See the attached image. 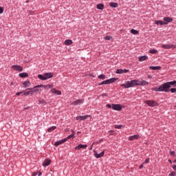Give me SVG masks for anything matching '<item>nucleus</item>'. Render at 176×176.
Wrapping results in <instances>:
<instances>
[{
	"label": "nucleus",
	"mask_w": 176,
	"mask_h": 176,
	"mask_svg": "<svg viewBox=\"0 0 176 176\" xmlns=\"http://www.w3.org/2000/svg\"><path fill=\"white\" fill-rule=\"evenodd\" d=\"M20 78H28V74L27 73L19 74Z\"/></svg>",
	"instance_id": "c85d7f7f"
},
{
	"label": "nucleus",
	"mask_w": 176,
	"mask_h": 176,
	"mask_svg": "<svg viewBox=\"0 0 176 176\" xmlns=\"http://www.w3.org/2000/svg\"><path fill=\"white\" fill-rule=\"evenodd\" d=\"M34 94V91H28L23 94V96H32Z\"/></svg>",
	"instance_id": "b1692460"
},
{
	"label": "nucleus",
	"mask_w": 176,
	"mask_h": 176,
	"mask_svg": "<svg viewBox=\"0 0 176 176\" xmlns=\"http://www.w3.org/2000/svg\"><path fill=\"white\" fill-rule=\"evenodd\" d=\"M127 72H129V69H123V74H127Z\"/></svg>",
	"instance_id": "37998d69"
},
{
	"label": "nucleus",
	"mask_w": 176,
	"mask_h": 176,
	"mask_svg": "<svg viewBox=\"0 0 176 176\" xmlns=\"http://www.w3.org/2000/svg\"><path fill=\"white\" fill-rule=\"evenodd\" d=\"M120 86L122 87H124V89H129V87H133L131 85V81H127L126 84H122Z\"/></svg>",
	"instance_id": "f8f14e48"
},
{
	"label": "nucleus",
	"mask_w": 176,
	"mask_h": 176,
	"mask_svg": "<svg viewBox=\"0 0 176 176\" xmlns=\"http://www.w3.org/2000/svg\"><path fill=\"white\" fill-rule=\"evenodd\" d=\"M41 87H43V89H44V90H47V89H53V85H38L34 87V89H39Z\"/></svg>",
	"instance_id": "20e7f679"
},
{
	"label": "nucleus",
	"mask_w": 176,
	"mask_h": 176,
	"mask_svg": "<svg viewBox=\"0 0 176 176\" xmlns=\"http://www.w3.org/2000/svg\"><path fill=\"white\" fill-rule=\"evenodd\" d=\"M164 23H166V24H168V23H171L173 21V18L171 17H164Z\"/></svg>",
	"instance_id": "aec40b11"
},
{
	"label": "nucleus",
	"mask_w": 176,
	"mask_h": 176,
	"mask_svg": "<svg viewBox=\"0 0 176 176\" xmlns=\"http://www.w3.org/2000/svg\"><path fill=\"white\" fill-rule=\"evenodd\" d=\"M51 93H52L53 94H57V96H61V91H58L56 89V88H52L51 89Z\"/></svg>",
	"instance_id": "4468645a"
},
{
	"label": "nucleus",
	"mask_w": 176,
	"mask_h": 176,
	"mask_svg": "<svg viewBox=\"0 0 176 176\" xmlns=\"http://www.w3.org/2000/svg\"><path fill=\"white\" fill-rule=\"evenodd\" d=\"M23 87H30L31 86V82L30 81H25L22 83Z\"/></svg>",
	"instance_id": "412c9836"
},
{
	"label": "nucleus",
	"mask_w": 176,
	"mask_h": 176,
	"mask_svg": "<svg viewBox=\"0 0 176 176\" xmlns=\"http://www.w3.org/2000/svg\"><path fill=\"white\" fill-rule=\"evenodd\" d=\"M89 118H90V116L87 115V116H77L76 118V120H86V119H89Z\"/></svg>",
	"instance_id": "9d476101"
},
{
	"label": "nucleus",
	"mask_w": 176,
	"mask_h": 176,
	"mask_svg": "<svg viewBox=\"0 0 176 176\" xmlns=\"http://www.w3.org/2000/svg\"><path fill=\"white\" fill-rule=\"evenodd\" d=\"M105 41H111V39H112V37H111V36H106L104 37Z\"/></svg>",
	"instance_id": "c9c22d12"
},
{
	"label": "nucleus",
	"mask_w": 176,
	"mask_h": 176,
	"mask_svg": "<svg viewBox=\"0 0 176 176\" xmlns=\"http://www.w3.org/2000/svg\"><path fill=\"white\" fill-rule=\"evenodd\" d=\"M86 148H87V144H79L75 147V149L79 151L80 149H86Z\"/></svg>",
	"instance_id": "ddd939ff"
},
{
	"label": "nucleus",
	"mask_w": 176,
	"mask_h": 176,
	"mask_svg": "<svg viewBox=\"0 0 176 176\" xmlns=\"http://www.w3.org/2000/svg\"><path fill=\"white\" fill-rule=\"evenodd\" d=\"M175 107H176V105H175Z\"/></svg>",
	"instance_id": "bf43d9fd"
},
{
	"label": "nucleus",
	"mask_w": 176,
	"mask_h": 176,
	"mask_svg": "<svg viewBox=\"0 0 176 176\" xmlns=\"http://www.w3.org/2000/svg\"><path fill=\"white\" fill-rule=\"evenodd\" d=\"M37 174H38V176L42 175V173H41V172L37 173Z\"/></svg>",
	"instance_id": "864d4df0"
},
{
	"label": "nucleus",
	"mask_w": 176,
	"mask_h": 176,
	"mask_svg": "<svg viewBox=\"0 0 176 176\" xmlns=\"http://www.w3.org/2000/svg\"><path fill=\"white\" fill-rule=\"evenodd\" d=\"M114 127L115 129H123V125H115Z\"/></svg>",
	"instance_id": "72a5a7b5"
},
{
	"label": "nucleus",
	"mask_w": 176,
	"mask_h": 176,
	"mask_svg": "<svg viewBox=\"0 0 176 176\" xmlns=\"http://www.w3.org/2000/svg\"><path fill=\"white\" fill-rule=\"evenodd\" d=\"M140 138V135H134L132 136H130L129 138V141H134V140H138Z\"/></svg>",
	"instance_id": "2eb2a0df"
},
{
	"label": "nucleus",
	"mask_w": 176,
	"mask_h": 176,
	"mask_svg": "<svg viewBox=\"0 0 176 176\" xmlns=\"http://www.w3.org/2000/svg\"><path fill=\"white\" fill-rule=\"evenodd\" d=\"M97 9H98L99 10H102V9H104V4L102 3L98 4Z\"/></svg>",
	"instance_id": "a878e982"
},
{
	"label": "nucleus",
	"mask_w": 176,
	"mask_h": 176,
	"mask_svg": "<svg viewBox=\"0 0 176 176\" xmlns=\"http://www.w3.org/2000/svg\"><path fill=\"white\" fill-rule=\"evenodd\" d=\"M131 34H133V35H137V34H138V31H137V30H135L134 29H132L131 30Z\"/></svg>",
	"instance_id": "7c9ffc66"
},
{
	"label": "nucleus",
	"mask_w": 176,
	"mask_h": 176,
	"mask_svg": "<svg viewBox=\"0 0 176 176\" xmlns=\"http://www.w3.org/2000/svg\"><path fill=\"white\" fill-rule=\"evenodd\" d=\"M109 6L111 8H118V5L117 3L111 2L109 3Z\"/></svg>",
	"instance_id": "cd10ccee"
},
{
	"label": "nucleus",
	"mask_w": 176,
	"mask_h": 176,
	"mask_svg": "<svg viewBox=\"0 0 176 176\" xmlns=\"http://www.w3.org/2000/svg\"><path fill=\"white\" fill-rule=\"evenodd\" d=\"M112 109H113V111H122V105H120V104H113Z\"/></svg>",
	"instance_id": "6e6552de"
},
{
	"label": "nucleus",
	"mask_w": 176,
	"mask_h": 176,
	"mask_svg": "<svg viewBox=\"0 0 176 176\" xmlns=\"http://www.w3.org/2000/svg\"><path fill=\"white\" fill-rule=\"evenodd\" d=\"M35 89L33 90L34 93H38V91H39V89L34 88Z\"/></svg>",
	"instance_id": "a18cd8bd"
},
{
	"label": "nucleus",
	"mask_w": 176,
	"mask_h": 176,
	"mask_svg": "<svg viewBox=\"0 0 176 176\" xmlns=\"http://www.w3.org/2000/svg\"><path fill=\"white\" fill-rule=\"evenodd\" d=\"M107 108H112V105L111 104H107Z\"/></svg>",
	"instance_id": "8fccbe9b"
},
{
	"label": "nucleus",
	"mask_w": 176,
	"mask_h": 176,
	"mask_svg": "<svg viewBox=\"0 0 176 176\" xmlns=\"http://www.w3.org/2000/svg\"><path fill=\"white\" fill-rule=\"evenodd\" d=\"M173 170H175L176 171V165H173Z\"/></svg>",
	"instance_id": "603ef678"
},
{
	"label": "nucleus",
	"mask_w": 176,
	"mask_h": 176,
	"mask_svg": "<svg viewBox=\"0 0 176 176\" xmlns=\"http://www.w3.org/2000/svg\"><path fill=\"white\" fill-rule=\"evenodd\" d=\"M93 145H94V143H93V144L91 145V147L89 148V151H93Z\"/></svg>",
	"instance_id": "49530a36"
},
{
	"label": "nucleus",
	"mask_w": 176,
	"mask_h": 176,
	"mask_svg": "<svg viewBox=\"0 0 176 176\" xmlns=\"http://www.w3.org/2000/svg\"><path fill=\"white\" fill-rule=\"evenodd\" d=\"M174 163H176V160H174Z\"/></svg>",
	"instance_id": "13d9d810"
},
{
	"label": "nucleus",
	"mask_w": 176,
	"mask_h": 176,
	"mask_svg": "<svg viewBox=\"0 0 176 176\" xmlns=\"http://www.w3.org/2000/svg\"><path fill=\"white\" fill-rule=\"evenodd\" d=\"M36 175H38V173H32V176H36Z\"/></svg>",
	"instance_id": "09e8293b"
},
{
	"label": "nucleus",
	"mask_w": 176,
	"mask_h": 176,
	"mask_svg": "<svg viewBox=\"0 0 176 176\" xmlns=\"http://www.w3.org/2000/svg\"><path fill=\"white\" fill-rule=\"evenodd\" d=\"M118 79V78H112L102 82L99 85L101 86V85H110V83H114V82H116Z\"/></svg>",
	"instance_id": "7ed1b4c3"
},
{
	"label": "nucleus",
	"mask_w": 176,
	"mask_h": 176,
	"mask_svg": "<svg viewBox=\"0 0 176 176\" xmlns=\"http://www.w3.org/2000/svg\"><path fill=\"white\" fill-rule=\"evenodd\" d=\"M38 104H46V102L45 100H38Z\"/></svg>",
	"instance_id": "4c0bfd02"
},
{
	"label": "nucleus",
	"mask_w": 176,
	"mask_h": 176,
	"mask_svg": "<svg viewBox=\"0 0 176 176\" xmlns=\"http://www.w3.org/2000/svg\"><path fill=\"white\" fill-rule=\"evenodd\" d=\"M169 163H170V164H173V161H171V160H168Z\"/></svg>",
	"instance_id": "5fc2aeb1"
},
{
	"label": "nucleus",
	"mask_w": 176,
	"mask_h": 176,
	"mask_svg": "<svg viewBox=\"0 0 176 176\" xmlns=\"http://www.w3.org/2000/svg\"><path fill=\"white\" fill-rule=\"evenodd\" d=\"M54 74L52 72L50 73H45L43 75L38 74V79H41V80H47V79H51V78H53Z\"/></svg>",
	"instance_id": "f03ea898"
},
{
	"label": "nucleus",
	"mask_w": 176,
	"mask_h": 176,
	"mask_svg": "<svg viewBox=\"0 0 176 176\" xmlns=\"http://www.w3.org/2000/svg\"><path fill=\"white\" fill-rule=\"evenodd\" d=\"M171 86L175 87L176 80L165 82L158 87H156L155 88H153V90L154 91H164L165 93H168V91H170V87H171Z\"/></svg>",
	"instance_id": "f257e3e1"
},
{
	"label": "nucleus",
	"mask_w": 176,
	"mask_h": 176,
	"mask_svg": "<svg viewBox=\"0 0 176 176\" xmlns=\"http://www.w3.org/2000/svg\"><path fill=\"white\" fill-rule=\"evenodd\" d=\"M149 82H148L146 80H142L141 82H139V86H146V85H148Z\"/></svg>",
	"instance_id": "5701e85b"
},
{
	"label": "nucleus",
	"mask_w": 176,
	"mask_h": 176,
	"mask_svg": "<svg viewBox=\"0 0 176 176\" xmlns=\"http://www.w3.org/2000/svg\"><path fill=\"white\" fill-rule=\"evenodd\" d=\"M3 13V8L0 7V14H2Z\"/></svg>",
	"instance_id": "a19ab883"
},
{
	"label": "nucleus",
	"mask_w": 176,
	"mask_h": 176,
	"mask_svg": "<svg viewBox=\"0 0 176 176\" xmlns=\"http://www.w3.org/2000/svg\"><path fill=\"white\" fill-rule=\"evenodd\" d=\"M50 163H52V160H45L43 163V166L44 167H47V166H50Z\"/></svg>",
	"instance_id": "dca6fc26"
},
{
	"label": "nucleus",
	"mask_w": 176,
	"mask_h": 176,
	"mask_svg": "<svg viewBox=\"0 0 176 176\" xmlns=\"http://www.w3.org/2000/svg\"><path fill=\"white\" fill-rule=\"evenodd\" d=\"M169 176H176V173L172 172L170 174H169Z\"/></svg>",
	"instance_id": "ea45409f"
},
{
	"label": "nucleus",
	"mask_w": 176,
	"mask_h": 176,
	"mask_svg": "<svg viewBox=\"0 0 176 176\" xmlns=\"http://www.w3.org/2000/svg\"><path fill=\"white\" fill-rule=\"evenodd\" d=\"M149 53H151V54H156V53H157V50H151L149 51Z\"/></svg>",
	"instance_id": "2f4dec72"
},
{
	"label": "nucleus",
	"mask_w": 176,
	"mask_h": 176,
	"mask_svg": "<svg viewBox=\"0 0 176 176\" xmlns=\"http://www.w3.org/2000/svg\"><path fill=\"white\" fill-rule=\"evenodd\" d=\"M170 154L172 156H175V151H170Z\"/></svg>",
	"instance_id": "79ce46f5"
},
{
	"label": "nucleus",
	"mask_w": 176,
	"mask_h": 176,
	"mask_svg": "<svg viewBox=\"0 0 176 176\" xmlns=\"http://www.w3.org/2000/svg\"><path fill=\"white\" fill-rule=\"evenodd\" d=\"M162 47L164 49H175L176 46L175 45L173 44H164L162 45Z\"/></svg>",
	"instance_id": "0eeeda50"
},
{
	"label": "nucleus",
	"mask_w": 176,
	"mask_h": 176,
	"mask_svg": "<svg viewBox=\"0 0 176 176\" xmlns=\"http://www.w3.org/2000/svg\"><path fill=\"white\" fill-rule=\"evenodd\" d=\"M104 155H105L104 151H103L100 153H98L94 151V156H95V157H96V159H100V157H102V156H104Z\"/></svg>",
	"instance_id": "9b49d317"
},
{
	"label": "nucleus",
	"mask_w": 176,
	"mask_h": 176,
	"mask_svg": "<svg viewBox=\"0 0 176 176\" xmlns=\"http://www.w3.org/2000/svg\"><path fill=\"white\" fill-rule=\"evenodd\" d=\"M28 90H32V89H31V88L26 89L25 91H27Z\"/></svg>",
	"instance_id": "6e6d98bb"
},
{
	"label": "nucleus",
	"mask_w": 176,
	"mask_h": 176,
	"mask_svg": "<svg viewBox=\"0 0 176 176\" xmlns=\"http://www.w3.org/2000/svg\"><path fill=\"white\" fill-rule=\"evenodd\" d=\"M85 102V99H78L71 102V105H80Z\"/></svg>",
	"instance_id": "423d86ee"
},
{
	"label": "nucleus",
	"mask_w": 176,
	"mask_h": 176,
	"mask_svg": "<svg viewBox=\"0 0 176 176\" xmlns=\"http://www.w3.org/2000/svg\"><path fill=\"white\" fill-rule=\"evenodd\" d=\"M74 135H75V133H73V134H72V135H69L67 138H65V140H69V139H71V138H74Z\"/></svg>",
	"instance_id": "f704fd0d"
},
{
	"label": "nucleus",
	"mask_w": 176,
	"mask_h": 176,
	"mask_svg": "<svg viewBox=\"0 0 176 176\" xmlns=\"http://www.w3.org/2000/svg\"><path fill=\"white\" fill-rule=\"evenodd\" d=\"M148 79H152V76H148Z\"/></svg>",
	"instance_id": "4d7b16f0"
},
{
	"label": "nucleus",
	"mask_w": 176,
	"mask_h": 176,
	"mask_svg": "<svg viewBox=\"0 0 176 176\" xmlns=\"http://www.w3.org/2000/svg\"><path fill=\"white\" fill-rule=\"evenodd\" d=\"M98 78L99 79H105V75L104 74H100L99 76H98Z\"/></svg>",
	"instance_id": "e433bc0d"
},
{
	"label": "nucleus",
	"mask_w": 176,
	"mask_h": 176,
	"mask_svg": "<svg viewBox=\"0 0 176 176\" xmlns=\"http://www.w3.org/2000/svg\"><path fill=\"white\" fill-rule=\"evenodd\" d=\"M131 85L132 87H134V86H140V83H139L138 80H131Z\"/></svg>",
	"instance_id": "f3484780"
},
{
	"label": "nucleus",
	"mask_w": 176,
	"mask_h": 176,
	"mask_svg": "<svg viewBox=\"0 0 176 176\" xmlns=\"http://www.w3.org/2000/svg\"><path fill=\"white\" fill-rule=\"evenodd\" d=\"M145 164H148L149 163V158L146 159L144 162Z\"/></svg>",
	"instance_id": "c03bdc74"
},
{
	"label": "nucleus",
	"mask_w": 176,
	"mask_h": 176,
	"mask_svg": "<svg viewBox=\"0 0 176 176\" xmlns=\"http://www.w3.org/2000/svg\"><path fill=\"white\" fill-rule=\"evenodd\" d=\"M56 129H57V126H53L50 127L47 130L49 132H51V131H54V130H56Z\"/></svg>",
	"instance_id": "c756f323"
},
{
	"label": "nucleus",
	"mask_w": 176,
	"mask_h": 176,
	"mask_svg": "<svg viewBox=\"0 0 176 176\" xmlns=\"http://www.w3.org/2000/svg\"><path fill=\"white\" fill-rule=\"evenodd\" d=\"M72 40L68 39L65 41V45H66V46H69V45H72Z\"/></svg>",
	"instance_id": "393cba45"
},
{
	"label": "nucleus",
	"mask_w": 176,
	"mask_h": 176,
	"mask_svg": "<svg viewBox=\"0 0 176 176\" xmlns=\"http://www.w3.org/2000/svg\"><path fill=\"white\" fill-rule=\"evenodd\" d=\"M143 167H144V164H142L140 166L139 168H142Z\"/></svg>",
	"instance_id": "3c124183"
},
{
	"label": "nucleus",
	"mask_w": 176,
	"mask_h": 176,
	"mask_svg": "<svg viewBox=\"0 0 176 176\" xmlns=\"http://www.w3.org/2000/svg\"><path fill=\"white\" fill-rule=\"evenodd\" d=\"M144 104H146L148 107H151L159 106V104H157L155 100H145Z\"/></svg>",
	"instance_id": "39448f33"
},
{
	"label": "nucleus",
	"mask_w": 176,
	"mask_h": 176,
	"mask_svg": "<svg viewBox=\"0 0 176 176\" xmlns=\"http://www.w3.org/2000/svg\"><path fill=\"white\" fill-rule=\"evenodd\" d=\"M20 94H23V91L16 93V96H20Z\"/></svg>",
	"instance_id": "de8ad7c7"
},
{
	"label": "nucleus",
	"mask_w": 176,
	"mask_h": 176,
	"mask_svg": "<svg viewBox=\"0 0 176 176\" xmlns=\"http://www.w3.org/2000/svg\"><path fill=\"white\" fill-rule=\"evenodd\" d=\"M155 23L157 25H164L167 24V23H164V21H155Z\"/></svg>",
	"instance_id": "4be33fe9"
},
{
	"label": "nucleus",
	"mask_w": 176,
	"mask_h": 176,
	"mask_svg": "<svg viewBox=\"0 0 176 176\" xmlns=\"http://www.w3.org/2000/svg\"><path fill=\"white\" fill-rule=\"evenodd\" d=\"M170 91H171V93H176V88H172L170 89Z\"/></svg>",
	"instance_id": "58836bf2"
},
{
	"label": "nucleus",
	"mask_w": 176,
	"mask_h": 176,
	"mask_svg": "<svg viewBox=\"0 0 176 176\" xmlns=\"http://www.w3.org/2000/svg\"><path fill=\"white\" fill-rule=\"evenodd\" d=\"M117 74H123V69H118L116 72Z\"/></svg>",
	"instance_id": "473e14b6"
},
{
	"label": "nucleus",
	"mask_w": 176,
	"mask_h": 176,
	"mask_svg": "<svg viewBox=\"0 0 176 176\" xmlns=\"http://www.w3.org/2000/svg\"><path fill=\"white\" fill-rule=\"evenodd\" d=\"M150 69H153V71H159L162 69V67L160 66H150Z\"/></svg>",
	"instance_id": "6ab92c4d"
},
{
	"label": "nucleus",
	"mask_w": 176,
	"mask_h": 176,
	"mask_svg": "<svg viewBox=\"0 0 176 176\" xmlns=\"http://www.w3.org/2000/svg\"><path fill=\"white\" fill-rule=\"evenodd\" d=\"M148 59V56H142L139 57V61H145V60Z\"/></svg>",
	"instance_id": "bb28decb"
},
{
	"label": "nucleus",
	"mask_w": 176,
	"mask_h": 176,
	"mask_svg": "<svg viewBox=\"0 0 176 176\" xmlns=\"http://www.w3.org/2000/svg\"><path fill=\"white\" fill-rule=\"evenodd\" d=\"M64 142H67V139H63L60 141L55 142V146H58V145H61V144H64Z\"/></svg>",
	"instance_id": "a211bd4d"
},
{
	"label": "nucleus",
	"mask_w": 176,
	"mask_h": 176,
	"mask_svg": "<svg viewBox=\"0 0 176 176\" xmlns=\"http://www.w3.org/2000/svg\"><path fill=\"white\" fill-rule=\"evenodd\" d=\"M12 69H14V71H18L19 72H23V67L21 65H12Z\"/></svg>",
	"instance_id": "1a4fd4ad"
}]
</instances>
